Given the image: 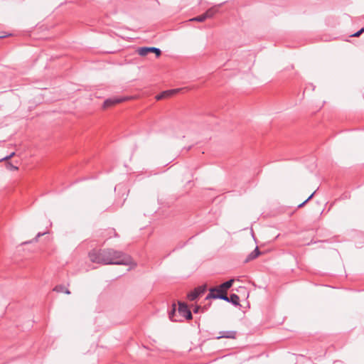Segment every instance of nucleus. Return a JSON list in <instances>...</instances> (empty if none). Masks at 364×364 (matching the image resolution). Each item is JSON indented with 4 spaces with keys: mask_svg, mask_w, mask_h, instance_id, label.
Returning a JSON list of instances; mask_svg holds the SVG:
<instances>
[{
    "mask_svg": "<svg viewBox=\"0 0 364 364\" xmlns=\"http://www.w3.org/2000/svg\"><path fill=\"white\" fill-rule=\"evenodd\" d=\"M314 193H313L306 200H304L302 203L299 204L298 205V208H301L304 206V205L307 202L309 201L314 196Z\"/></svg>",
    "mask_w": 364,
    "mask_h": 364,
    "instance_id": "obj_18",
    "label": "nucleus"
},
{
    "mask_svg": "<svg viewBox=\"0 0 364 364\" xmlns=\"http://www.w3.org/2000/svg\"><path fill=\"white\" fill-rule=\"evenodd\" d=\"M176 314V306L173 305V309L168 313V317L172 321H177L178 320L175 318Z\"/></svg>",
    "mask_w": 364,
    "mask_h": 364,
    "instance_id": "obj_14",
    "label": "nucleus"
},
{
    "mask_svg": "<svg viewBox=\"0 0 364 364\" xmlns=\"http://www.w3.org/2000/svg\"><path fill=\"white\" fill-rule=\"evenodd\" d=\"M259 255L260 252L258 247H256L255 249L250 254L248 255L247 257L246 258V262H249L257 258Z\"/></svg>",
    "mask_w": 364,
    "mask_h": 364,
    "instance_id": "obj_9",
    "label": "nucleus"
},
{
    "mask_svg": "<svg viewBox=\"0 0 364 364\" xmlns=\"http://www.w3.org/2000/svg\"><path fill=\"white\" fill-rule=\"evenodd\" d=\"M9 166H10V168H11V170H18V167H17V166H14V165H12V164H10V165H9Z\"/></svg>",
    "mask_w": 364,
    "mask_h": 364,
    "instance_id": "obj_21",
    "label": "nucleus"
},
{
    "mask_svg": "<svg viewBox=\"0 0 364 364\" xmlns=\"http://www.w3.org/2000/svg\"><path fill=\"white\" fill-rule=\"evenodd\" d=\"M218 6H213L209 9H208L205 14L207 17V18H212L217 12H218Z\"/></svg>",
    "mask_w": 364,
    "mask_h": 364,
    "instance_id": "obj_10",
    "label": "nucleus"
},
{
    "mask_svg": "<svg viewBox=\"0 0 364 364\" xmlns=\"http://www.w3.org/2000/svg\"><path fill=\"white\" fill-rule=\"evenodd\" d=\"M124 100H126V98H124V97H112V98H109V99L106 100L104 102L103 107L104 108H107V107H111L112 105H114L116 104H118V103H120L122 102H124Z\"/></svg>",
    "mask_w": 364,
    "mask_h": 364,
    "instance_id": "obj_5",
    "label": "nucleus"
},
{
    "mask_svg": "<svg viewBox=\"0 0 364 364\" xmlns=\"http://www.w3.org/2000/svg\"><path fill=\"white\" fill-rule=\"evenodd\" d=\"M198 296H199L195 290L188 294V298L190 301H194Z\"/></svg>",
    "mask_w": 364,
    "mask_h": 364,
    "instance_id": "obj_16",
    "label": "nucleus"
},
{
    "mask_svg": "<svg viewBox=\"0 0 364 364\" xmlns=\"http://www.w3.org/2000/svg\"><path fill=\"white\" fill-rule=\"evenodd\" d=\"M14 155H15V152H12L10 155L6 156H5V157H4V158L1 159H0V161L9 160V159H10L11 158H12Z\"/></svg>",
    "mask_w": 364,
    "mask_h": 364,
    "instance_id": "obj_17",
    "label": "nucleus"
},
{
    "mask_svg": "<svg viewBox=\"0 0 364 364\" xmlns=\"http://www.w3.org/2000/svg\"><path fill=\"white\" fill-rule=\"evenodd\" d=\"M364 32V28H362L360 30H359L358 31H357L355 33L353 34L352 36H355V37H358L359 36L361 33H363Z\"/></svg>",
    "mask_w": 364,
    "mask_h": 364,
    "instance_id": "obj_19",
    "label": "nucleus"
},
{
    "mask_svg": "<svg viewBox=\"0 0 364 364\" xmlns=\"http://www.w3.org/2000/svg\"><path fill=\"white\" fill-rule=\"evenodd\" d=\"M45 234H46V232H42V233H41V232H38V233L37 234L36 237H35L34 240H35L36 242H37V241H38V239L40 237H41V236L44 235Z\"/></svg>",
    "mask_w": 364,
    "mask_h": 364,
    "instance_id": "obj_20",
    "label": "nucleus"
},
{
    "mask_svg": "<svg viewBox=\"0 0 364 364\" xmlns=\"http://www.w3.org/2000/svg\"><path fill=\"white\" fill-rule=\"evenodd\" d=\"M178 313L188 320L192 318V314L191 311L188 306L183 303H178Z\"/></svg>",
    "mask_w": 364,
    "mask_h": 364,
    "instance_id": "obj_4",
    "label": "nucleus"
},
{
    "mask_svg": "<svg viewBox=\"0 0 364 364\" xmlns=\"http://www.w3.org/2000/svg\"><path fill=\"white\" fill-rule=\"evenodd\" d=\"M149 53H154L156 57H159L161 51L159 48L155 47H141L138 49V53L141 56H145Z\"/></svg>",
    "mask_w": 364,
    "mask_h": 364,
    "instance_id": "obj_3",
    "label": "nucleus"
},
{
    "mask_svg": "<svg viewBox=\"0 0 364 364\" xmlns=\"http://www.w3.org/2000/svg\"><path fill=\"white\" fill-rule=\"evenodd\" d=\"M53 291L59 292V293L64 292L66 294H70V291L68 289H66L63 285H57L53 289Z\"/></svg>",
    "mask_w": 364,
    "mask_h": 364,
    "instance_id": "obj_12",
    "label": "nucleus"
},
{
    "mask_svg": "<svg viewBox=\"0 0 364 364\" xmlns=\"http://www.w3.org/2000/svg\"><path fill=\"white\" fill-rule=\"evenodd\" d=\"M206 289H207V287L205 284H204V285L198 287L194 290L197 292L198 296H200L206 291Z\"/></svg>",
    "mask_w": 364,
    "mask_h": 364,
    "instance_id": "obj_13",
    "label": "nucleus"
},
{
    "mask_svg": "<svg viewBox=\"0 0 364 364\" xmlns=\"http://www.w3.org/2000/svg\"><path fill=\"white\" fill-rule=\"evenodd\" d=\"M219 336H217L218 339L222 338H235L236 336V332L234 331H220L219 333Z\"/></svg>",
    "mask_w": 364,
    "mask_h": 364,
    "instance_id": "obj_7",
    "label": "nucleus"
},
{
    "mask_svg": "<svg viewBox=\"0 0 364 364\" xmlns=\"http://www.w3.org/2000/svg\"><path fill=\"white\" fill-rule=\"evenodd\" d=\"M89 257L92 262L102 264L129 265L132 263L129 255L113 249L93 250L89 253Z\"/></svg>",
    "mask_w": 364,
    "mask_h": 364,
    "instance_id": "obj_1",
    "label": "nucleus"
},
{
    "mask_svg": "<svg viewBox=\"0 0 364 364\" xmlns=\"http://www.w3.org/2000/svg\"><path fill=\"white\" fill-rule=\"evenodd\" d=\"M198 307H196V309L194 310V312H198Z\"/></svg>",
    "mask_w": 364,
    "mask_h": 364,
    "instance_id": "obj_22",
    "label": "nucleus"
},
{
    "mask_svg": "<svg viewBox=\"0 0 364 364\" xmlns=\"http://www.w3.org/2000/svg\"><path fill=\"white\" fill-rule=\"evenodd\" d=\"M207 18L205 13L202 15H200V16H198L192 19H191V21H198V22H203L204 21L205 19Z\"/></svg>",
    "mask_w": 364,
    "mask_h": 364,
    "instance_id": "obj_15",
    "label": "nucleus"
},
{
    "mask_svg": "<svg viewBox=\"0 0 364 364\" xmlns=\"http://www.w3.org/2000/svg\"><path fill=\"white\" fill-rule=\"evenodd\" d=\"M239 301H240V298H239L238 295H237L236 294H230V299H229L230 303H232L235 306H238V305H240Z\"/></svg>",
    "mask_w": 364,
    "mask_h": 364,
    "instance_id": "obj_11",
    "label": "nucleus"
},
{
    "mask_svg": "<svg viewBox=\"0 0 364 364\" xmlns=\"http://www.w3.org/2000/svg\"><path fill=\"white\" fill-rule=\"evenodd\" d=\"M233 282H234V279H230V280L223 283L218 287H217L218 288V291H225V292H227V290L232 287Z\"/></svg>",
    "mask_w": 364,
    "mask_h": 364,
    "instance_id": "obj_8",
    "label": "nucleus"
},
{
    "mask_svg": "<svg viewBox=\"0 0 364 364\" xmlns=\"http://www.w3.org/2000/svg\"><path fill=\"white\" fill-rule=\"evenodd\" d=\"M218 288H210L209 289V294L206 296L205 299H220L225 301L229 302L230 296H227V292L225 291H216Z\"/></svg>",
    "mask_w": 364,
    "mask_h": 364,
    "instance_id": "obj_2",
    "label": "nucleus"
},
{
    "mask_svg": "<svg viewBox=\"0 0 364 364\" xmlns=\"http://www.w3.org/2000/svg\"><path fill=\"white\" fill-rule=\"evenodd\" d=\"M179 90H180L179 89H173V90H166L164 92H161V94L156 95V99L157 100H162L164 98L168 97L171 96L172 95L178 92Z\"/></svg>",
    "mask_w": 364,
    "mask_h": 364,
    "instance_id": "obj_6",
    "label": "nucleus"
}]
</instances>
